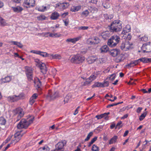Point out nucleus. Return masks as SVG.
Returning <instances> with one entry per match:
<instances>
[{
  "instance_id": "1",
  "label": "nucleus",
  "mask_w": 151,
  "mask_h": 151,
  "mask_svg": "<svg viewBox=\"0 0 151 151\" xmlns=\"http://www.w3.org/2000/svg\"><path fill=\"white\" fill-rule=\"evenodd\" d=\"M34 117L32 116H30L27 120L22 119L17 125V127L19 129H27L29 125L33 122Z\"/></svg>"
},
{
  "instance_id": "2",
  "label": "nucleus",
  "mask_w": 151,
  "mask_h": 151,
  "mask_svg": "<svg viewBox=\"0 0 151 151\" xmlns=\"http://www.w3.org/2000/svg\"><path fill=\"white\" fill-rule=\"evenodd\" d=\"M122 27V24L120 21L115 20L111 24L110 31L112 32H118L121 30Z\"/></svg>"
},
{
  "instance_id": "3",
  "label": "nucleus",
  "mask_w": 151,
  "mask_h": 151,
  "mask_svg": "<svg viewBox=\"0 0 151 151\" xmlns=\"http://www.w3.org/2000/svg\"><path fill=\"white\" fill-rule=\"evenodd\" d=\"M120 40L119 37L117 35H114L111 37L108 40V45L111 47L116 46Z\"/></svg>"
},
{
  "instance_id": "4",
  "label": "nucleus",
  "mask_w": 151,
  "mask_h": 151,
  "mask_svg": "<svg viewBox=\"0 0 151 151\" xmlns=\"http://www.w3.org/2000/svg\"><path fill=\"white\" fill-rule=\"evenodd\" d=\"M85 57L79 54L73 56L71 59V61L73 63L79 64L83 63L85 60Z\"/></svg>"
},
{
  "instance_id": "5",
  "label": "nucleus",
  "mask_w": 151,
  "mask_h": 151,
  "mask_svg": "<svg viewBox=\"0 0 151 151\" xmlns=\"http://www.w3.org/2000/svg\"><path fill=\"white\" fill-rule=\"evenodd\" d=\"M66 143L67 142L65 140H62L56 144L55 146V149L51 151H64V146L65 145Z\"/></svg>"
},
{
  "instance_id": "6",
  "label": "nucleus",
  "mask_w": 151,
  "mask_h": 151,
  "mask_svg": "<svg viewBox=\"0 0 151 151\" xmlns=\"http://www.w3.org/2000/svg\"><path fill=\"white\" fill-rule=\"evenodd\" d=\"M120 47L122 50L126 51L133 48V44L128 41H125L122 43Z\"/></svg>"
},
{
  "instance_id": "7",
  "label": "nucleus",
  "mask_w": 151,
  "mask_h": 151,
  "mask_svg": "<svg viewBox=\"0 0 151 151\" xmlns=\"http://www.w3.org/2000/svg\"><path fill=\"white\" fill-rule=\"evenodd\" d=\"M24 96V94L21 93L18 96L14 95L10 96L8 97L7 99L8 101L10 102H14L22 99Z\"/></svg>"
},
{
  "instance_id": "8",
  "label": "nucleus",
  "mask_w": 151,
  "mask_h": 151,
  "mask_svg": "<svg viewBox=\"0 0 151 151\" xmlns=\"http://www.w3.org/2000/svg\"><path fill=\"white\" fill-rule=\"evenodd\" d=\"M25 74L29 81H31L33 79V70L31 68L28 66L25 67Z\"/></svg>"
},
{
  "instance_id": "9",
  "label": "nucleus",
  "mask_w": 151,
  "mask_h": 151,
  "mask_svg": "<svg viewBox=\"0 0 151 151\" xmlns=\"http://www.w3.org/2000/svg\"><path fill=\"white\" fill-rule=\"evenodd\" d=\"M23 134L18 132L15 134L14 138L12 139L11 143L15 144L21 139Z\"/></svg>"
},
{
  "instance_id": "10",
  "label": "nucleus",
  "mask_w": 151,
  "mask_h": 151,
  "mask_svg": "<svg viewBox=\"0 0 151 151\" xmlns=\"http://www.w3.org/2000/svg\"><path fill=\"white\" fill-rule=\"evenodd\" d=\"M23 4L27 8L33 7L35 5V1L34 0H24Z\"/></svg>"
},
{
  "instance_id": "11",
  "label": "nucleus",
  "mask_w": 151,
  "mask_h": 151,
  "mask_svg": "<svg viewBox=\"0 0 151 151\" xmlns=\"http://www.w3.org/2000/svg\"><path fill=\"white\" fill-rule=\"evenodd\" d=\"M15 114L17 115V121H19L24 115V111L23 109L21 108L16 109L14 111Z\"/></svg>"
},
{
  "instance_id": "12",
  "label": "nucleus",
  "mask_w": 151,
  "mask_h": 151,
  "mask_svg": "<svg viewBox=\"0 0 151 151\" xmlns=\"http://www.w3.org/2000/svg\"><path fill=\"white\" fill-rule=\"evenodd\" d=\"M69 5L68 3H58L56 4V7L59 9H64L67 8Z\"/></svg>"
},
{
  "instance_id": "13",
  "label": "nucleus",
  "mask_w": 151,
  "mask_h": 151,
  "mask_svg": "<svg viewBox=\"0 0 151 151\" xmlns=\"http://www.w3.org/2000/svg\"><path fill=\"white\" fill-rule=\"evenodd\" d=\"M38 66L40 67L41 72L43 74H45L46 73L47 69L46 65L45 63L40 62L38 64Z\"/></svg>"
},
{
  "instance_id": "14",
  "label": "nucleus",
  "mask_w": 151,
  "mask_h": 151,
  "mask_svg": "<svg viewBox=\"0 0 151 151\" xmlns=\"http://www.w3.org/2000/svg\"><path fill=\"white\" fill-rule=\"evenodd\" d=\"M109 114V112L105 113L100 115H96L95 117L98 119H100L104 118L106 120H107L108 119V115Z\"/></svg>"
},
{
  "instance_id": "15",
  "label": "nucleus",
  "mask_w": 151,
  "mask_h": 151,
  "mask_svg": "<svg viewBox=\"0 0 151 151\" xmlns=\"http://www.w3.org/2000/svg\"><path fill=\"white\" fill-rule=\"evenodd\" d=\"M59 96V93L57 91L53 92L52 93L49 92L48 97H50L51 100L54 99Z\"/></svg>"
},
{
  "instance_id": "16",
  "label": "nucleus",
  "mask_w": 151,
  "mask_h": 151,
  "mask_svg": "<svg viewBox=\"0 0 151 151\" xmlns=\"http://www.w3.org/2000/svg\"><path fill=\"white\" fill-rule=\"evenodd\" d=\"M81 37L79 36L73 38H68L66 40V42L68 44L70 42L75 43L77 41H78Z\"/></svg>"
},
{
  "instance_id": "17",
  "label": "nucleus",
  "mask_w": 151,
  "mask_h": 151,
  "mask_svg": "<svg viewBox=\"0 0 151 151\" xmlns=\"http://www.w3.org/2000/svg\"><path fill=\"white\" fill-rule=\"evenodd\" d=\"M130 30L131 27L130 25H127L124 28L123 31H122L121 34H119V35H121L122 34L125 35H126V33L129 32L130 31Z\"/></svg>"
},
{
  "instance_id": "18",
  "label": "nucleus",
  "mask_w": 151,
  "mask_h": 151,
  "mask_svg": "<svg viewBox=\"0 0 151 151\" xmlns=\"http://www.w3.org/2000/svg\"><path fill=\"white\" fill-rule=\"evenodd\" d=\"M111 55L114 57L118 55L120 53L119 50L116 49H113L111 50L110 52Z\"/></svg>"
},
{
  "instance_id": "19",
  "label": "nucleus",
  "mask_w": 151,
  "mask_h": 151,
  "mask_svg": "<svg viewBox=\"0 0 151 151\" xmlns=\"http://www.w3.org/2000/svg\"><path fill=\"white\" fill-rule=\"evenodd\" d=\"M59 16L60 15L58 12H55L51 14L50 18L52 20H56L58 18Z\"/></svg>"
},
{
  "instance_id": "20",
  "label": "nucleus",
  "mask_w": 151,
  "mask_h": 151,
  "mask_svg": "<svg viewBox=\"0 0 151 151\" xmlns=\"http://www.w3.org/2000/svg\"><path fill=\"white\" fill-rule=\"evenodd\" d=\"M12 77L10 76H7L0 81L1 83H8L10 82L11 80Z\"/></svg>"
},
{
  "instance_id": "21",
  "label": "nucleus",
  "mask_w": 151,
  "mask_h": 151,
  "mask_svg": "<svg viewBox=\"0 0 151 151\" xmlns=\"http://www.w3.org/2000/svg\"><path fill=\"white\" fill-rule=\"evenodd\" d=\"M99 50L101 53H105L109 50V48L107 46L104 45L100 48Z\"/></svg>"
},
{
  "instance_id": "22",
  "label": "nucleus",
  "mask_w": 151,
  "mask_h": 151,
  "mask_svg": "<svg viewBox=\"0 0 151 151\" xmlns=\"http://www.w3.org/2000/svg\"><path fill=\"white\" fill-rule=\"evenodd\" d=\"M35 86L37 88H40L41 86V83L38 78L35 80L34 81Z\"/></svg>"
},
{
  "instance_id": "23",
  "label": "nucleus",
  "mask_w": 151,
  "mask_h": 151,
  "mask_svg": "<svg viewBox=\"0 0 151 151\" xmlns=\"http://www.w3.org/2000/svg\"><path fill=\"white\" fill-rule=\"evenodd\" d=\"M92 81L89 78H87L85 82L81 83V86H88L90 85Z\"/></svg>"
},
{
  "instance_id": "24",
  "label": "nucleus",
  "mask_w": 151,
  "mask_h": 151,
  "mask_svg": "<svg viewBox=\"0 0 151 151\" xmlns=\"http://www.w3.org/2000/svg\"><path fill=\"white\" fill-rule=\"evenodd\" d=\"M81 8V6H72L70 9V11L72 12H77Z\"/></svg>"
},
{
  "instance_id": "25",
  "label": "nucleus",
  "mask_w": 151,
  "mask_h": 151,
  "mask_svg": "<svg viewBox=\"0 0 151 151\" xmlns=\"http://www.w3.org/2000/svg\"><path fill=\"white\" fill-rule=\"evenodd\" d=\"M49 36L51 37H62L63 35L59 33H49Z\"/></svg>"
},
{
  "instance_id": "26",
  "label": "nucleus",
  "mask_w": 151,
  "mask_h": 151,
  "mask_svg": "<svg viewBox=\"0 0 151 151\" xmlns=\"http://www.w3.org/2000/svg\"><path fill=\"white\" fill-rule=\"evenodd\" d=\"M12 8L14 12L17 13L21 12L23 10L22 8L19 6H17V7H12Z\"/></svg>"
},
{
  "instance_id": "27",
  "label": "nucleus",
  "mask_w": 151,
  "mask_h": 151,
  "mask_svg": "<svg viewBox=\"0 0 151 151\" xmlns=\"http://www.w3.org/2000/svg\"><path fill=\"white\" fill-rule=\"evenodd\" d=\"M101 36L104 40H106L109 36V33L108 31H105L102 32Z\"/></svg>"
},
{
  "instance_id": "28",
  "label": "nucleus",
  "mask_w": 151,
  "mask_h": 151,
  "mask_svg": "<svg viewBox=\"0 0 151 151\" xmlns=\"http://www.w3.org/2000/svg\"><path fill=\"white\" fill-rule=\"evenodd\" d=\"M140 61L144 63H148L151 62V58H143L139 59Z\"/></svg>"
},
{
  "instance_id": "29",
  "label": "nucleus",
  "mask_w": 151,
  "mask_h": 151,
  "mask_svg": "<svg viewBox=\"0 0 151 151\" xmlns=\"http://www.w3.org/2000/svg\"><path fill=\"white\" fill-rule=\"evenodd\" d=\"M96 59V57L93 56L90 57L88 58V62L89 63H92L95 61Z\"/></svg>"
},
{
  "instance_id": "30",
  "label": "nucleus",
  "mask_w": 151,
  "mask_h": 151,
  "mask_svg": "<svg viewBox=\"0 0 151 151\" xmlns=\"http://www.w3.org/2000/svg\"><path fill=\"white\" fill-rule=\"evenodd\" d=\"M109 1L110 0H106L105 3L103 4V6L105 8L108 9L110 7Z\"/></svg>"
},
{
  "instance_id": "31",
  "label": "nucleus",
  "mask_w": 151,
  "mask_h": 151,
  "mask_svg": "<svg viewBox=\"0 0 151 151\" xmlns=\"http://www.w3.org/2000/svg\"><path fill=\"white\" fill-rule=\"evenodd\" d=\"M38 11L41 12H44L47 9V7L46 6H42L37 7L36 8Z\"/></svg>"
},
{
  "instance_id": "32",
  "label": "nucleus",
  "mask_w": 151,
  "mask_h": 151,
  "mask_svg": "<svg viewBox=\"0 0 151 151\" xmlns=\"http://www.w3.org/2000/svg\"><path fill=\"white\" fill-rule=\"evenodd\" d=\"M139 59L135 60L133 62L130 63L128 65L130 67H132L134 65H137L139 63Z\"/></svg>"
},
{
  "instance_id": "33",
  "label": "nucleus",
  "mask_w": 151,
  "mask_h": 151,
  "mask_svg": "<svg viewBox=\"0 0 151 151\" xmlns=\"http://www.w3.org/2000/svg\"><path fill=\"white\" fill-rule=\"evenodd\" d=\"M92 88H94L95 87L102 88L101 83L99 82H95L94 84L92 86Z\"/></svg>"
},
{
  "instance_id": "34",
  "label": "nucleus",
  "mask_w": 151,
  "mask_h": 151,
  "mask_svg": "<svg viewBox=\"0 0 151 151\" xmlns=\"http://www.w3.org/2000/svg\"><path fill=\"white\" fill-rule=\"evenodd\" d=\"M41 151H49L50 148L47 145H45L44 146L40 148Z\"/></svg>"
},
{
  "instance_id": "35",
  "label": "nucleus",
  "mask_w": 151,
  "mask_h": 151,
  "mask_svg": "<svg viewBox=\"0 0 151 151\" xmlns=\"http://www.w3.org/2000/svg\"><path fill=\"white\" fill-rule=\"evenodd\" d=\"M0 26H4L7 25V23L6 21L3 19L2 18H0Z\"/></svg>"
},
{
  "instance_id": "36",
  "label": "nucleus",
  "mask_w": 151,
  "mask_h": 151,
  "mask_svg": "<svg viewBox=\"0 0 151 151\" xmlns=\"http://www.w3.org/2000/svg\"><path fill=\"white\" fill-rule=\"evenodd\" d=\"M89 9L91 12L92 13H94L95 12H96L98 10V9L94 7H90Z\"/></svg>"
},
{
  "instance_id": "37",
  "label": "nucleus",
  "mask_w": 151,
  "mask_h": 151,
  "mask_svg": "<svg viewBox=\"0 0 151 151\" xmlns=\"http://www.w3.org/2000/svg\"><path fill=\"white\" fill-rule=\"evenodd\" d=\"M117 138V137L116 136H114L110 140L109 142V144H111L116 142V140Z\"/></svg>"
},
{
  "instance_id": "38",
  "label": "nucleus",
  "mask_w": 151,
  "mask_h": 151,
  "mask_svg": "<svg viewBox=\"0 0 151 151\" xmlns=\"http://www.w3.org/2000/svg\"><path fill=\"white\" fill-rule=\"evenodd\" d=\"M52 58L54 59H60L61 58V55L59 54H56L55 55L52 54L51 55Z\"/></svg>"
},
{
  "instance_id": "39",
  "label": "nucleus",
  "mask_w": 151,
  "mask_h": 151,
  "mask_svg": "<svg viewBox=\"0 0 151 151\" xmlns=\"http://www.w3.org/2000/svg\"><path fill=\"white\" fill-rule=\"evenodd\" d=\"M47 17L44 15H41L37 17V19L38 20H42L46 19Z\"/></svg>"
},
{
  "instance_id": "40",
  "label": "nucleus",
  "mask_w": 151,
  "mask_h": 151,
  "mask_svg": "<svg viewBox=\"0 0 151 151\" xmlns=\"http://www.w3.org/2000/svg\"><path fill=\"white\" fill-rule=\"evenodd\" d=\"M109 85V83L108 81L105 80L104 82L101 83L102 88L108 87Z\"/></svg>"
},
{
  "instance_id": "41",
  "label": "nucleus",
  "mask_w": 151,
  "mask_h": 151,
  "mask_svg": "<svg viewBox=\"0 0 151 151\" xmlns=\"http://www.w3.org/2000/svg\"><path fill=\"white\" fill-rule=\"evenodd\" d=\"M6 122V120L5 119L1 117H0V124L1 125H4Z\"/></svg>"
},
{
  "instance_id": "42",
  "label": "nucleus",
  "mask_w": 151,
  "mask_h": 151,
  "mask_svg": "<svg viewBox=\"0 0 151 151\" xmlns=\"http://www.w3.org/2000/svg\"><path fill=\"white\" fill-rule=\"evenodd\" d=\"M12 42L13 43L14 45H17L18 47L20 48H22L23 46L20 42L16 41H12Z\"/></svg>"
},
{
  "instance_id": "43",
  "label": "nucleus",
  "mask_w": 151,
  "mask_h": 151,
  "mask_svg": "<svg viewBox=\"0 0 151 151\" xmlns=\"http://www.w3.org/2000/svg\"><path fill=\"white\" fill-rule=\"evenodd\" d=\"M122 122L120 121L119 122L116 124L115 126V129H119L121 128L122 127Z\"/></svg>"
},
{
  "instance_id": "44",
  "label": "nucleus",
  "mask_w": 151,
  "mask_h": 151,
  "mask_svg": "<svg viewBox=\"0 0 151 151\" xmlns=\"http://www.w3.org/2000/svg\"><path fill=\"white\" fill-rule=\"evenodd\" d=\"M89 14V12L88 10H86L83 11L81 14L82 16L86 17H87Z\"/></svg>"
},
{
  "instance_id": "45",
  "label": "nucleus",
  "mask_w": 151,
  "mask_h": 151,
  "mask_svg": "<svg viewBox=\"0 0 151 151\" xmlns=\"http://www.w3.org/2000/svg\"><path fill=\"white\" fill-rule=\"evenodd\" d=\"M93 40H94L93 41L94 42V44H98L99 43L100 41L99 39L97 37H94Z\"/></svg>"
},
{
  "instance_id": "46",
  "label": "nucleus",
  "mask_w": 151,
  "mask_h": 151,
  "mask_svg": "<svg viewBox=\"0 0 151 151\" xmlns=\"http://www.w3.org/2000/svg\"><path fill=\"white\" fill-rule=\"evenodd\" d=\"M93 133L92 132H90L87 135L86 138L85 139V141H87L90 139V138L93 135Z\"/></svg>"
},
{
  "instance_id": "47",
  "label": "nucleus",
  "mask_w": 151,
  "mask_h": 151,
  "mask_svg": "<svg viewBox=\"0 0 151 151\" xmlns=\"http://www.w3.org/2000/svg\"><path fill=\"white\" fill-rule=\"evenodd\" d=\"M147 114V112H145L142 114L140 116L139 119L140 121H142L143 120L145 117L146 116Z\"/></svg>"
},
{
  "instance_id": "48",
  "label": "nucleus",
  "mask_w": 151,
  "mask_h": 151,
  "mask_svg": "<svg viewBox=\"0 0 151 151\" xmlns=\"http://www.w3.org/2000/svg\"><path fill=\"white\" fill-rule=\"evenodd\" d=\"M37 54L43 57H46L47 56V53L45 52H43L39 51Z\"/></svg>"
},
{
  "instance_id": "49",
  "label": "nucleus",
  "mask_w": 151,
  "mask_h": 151,
  "mask_svg": "<svg viewBox=\"0 0 151 151\" xmlns=\"http://www.w3.org/2000/svg\"><path fill=\"white\" fill-rule=\"evenodd\" d=\"M92 151H99V148L95 145H93L92 147Z\"/></svg>"
},
{
  "instance_id": "50",
  "label": "nucleus",
  "mask_w": 151,
  "mask_h": 151,
  "mask_svg": "<svg viewBox=\"0 0 151 151\" xmlns=\"http://www.w3.org/2000/svg\"><path fill=\"white\" fill-rule=\"evenodd\" d=\"M123 60L122 56V55L118 56L116 59V61L117 62H119Z\"/></svg>"
},
{
  "instance_id": "51",
  "label": "nucleus",
  "mask_w": 151,
  "mask_h": 151,
  "mask_svg": "<svg viewBox=\"0 0 151 151\" xmlns=\"http://www.w3.org/2000/svg\"><path fill=\"white\" fill-rule=\"evenodd\" d=\"M141 40L145 42L147 41L148 40V37L147 35H145L142 37L141 38Z\"/></svg>"
},
{
  "instance_id": "52",
  "label": "nucleus",
  "mask_w": 151,
  "mask_h": 151,
  "mask_svg": "<svg viewBox=\"0 0 151 151\" xmlns=\"http://www.w3.org/2000/svg\"><path fill=\"white\" fill-rule=\"evenodd\" d=\"M87 43L89 45H94V42L93 40H92L90 39H89L87 40Z\"/></svg>"
},
{
  "instance_id": "53",
  "label": "nucleus",
  "mask_w": 151,
  "mask_h": 151,
  "mask_svg": "<svg viewBox=\"0 0 151 151\" xmlns=\"http://www.w3.org/2000/svg\"><path fill=\"white\" fill-rule=\"evenodd\" d=\"M96 75H92L89 77V78H90V80H91V81H92L94 79H95L96 78Z\"/></svg>"
},
{
  "instance_id": "54",
  "label": "nucleus",
  "mask_w": 151,
  "mask_h": 151,
  "mask_svg": "<svg viewBox=\"0 0 151 151\" xmlns=\"http://www.w3.org/2000/svg\"><path fill=\"white\" fill-rule=\"evenodd\" d=\"M88 28L87 26H81L78 27V29L85 30L88 29Z\"/></svg>"
},
{
  "instance_id": "55",
  "label": "nucleus",
  "mask_w": 151,
  "mask_h": 151,
  "mask_svg": "<svg viewBox=\"0 0 151 151\" xmlns=\"http://www.w3.org/2000/svg\"><path fill=\"white\" fill-rule=\"evenodd\" d=\"M116 75L115 74H113L111 75L110 76L109 78V80L111 81L114 80L115 78Z\"/></svg>"
},
{
  "instance_id": "56",
  "label": "nucleus",
  "mask_w": 151,
  "mask_h": 151,
  "mask_svg": "<svg viewBox=\"0 0 151 151\" xmlns=\"http://www.w3.org/2000/svg\"><path fill=\"white\" fill-rule=\"evenodd\" d=\"M68 14V12H66L62 14L61 15V16L62 17L64 18L66 17V16H67Z\"/></svg>"
},
{
  "instance_id": "57",
  "label": "nucleus",
  "mask_w": 151,
  "mask_h": 151,
  "mask_svg": "<svg viewBox=\"0 0 151 151\" xmlns=\"http://www.w3.org/2000/svg\"><path fill=\"white\" fill-rule=\"evenodd\" d=\"M117 105H118V104L115 103V104H109V105H108V106H106V107L107 108H109L113 106H116Z\"/></svg>"
},
{
  "instance_id": "58",
  "label": "nucleus",
  "mask_w": 151,
  "mask_h": 151,
  "mask_svg": "<svg viewBox=\"0 0 151 151\" xmlns=\"http://www.w3.org/2000/svg\"><path fill=\"white\" fill-rule=\"evenodd\" d=\"M35 101V100L30 98L29 100V104L30 105H32Z\"/></svg>"
},
{
  "instance_id": "59",
  "label": "nucleus",
  "mask_w": 151,
  "mask_h": 151,
  "mask_svg": "<svg viewBox=\"0 0 151 151\" xmlns=\"http://www.w3.org/2000/svg\"><path fill=\"white\" fill-rule=\"evenodd\" d=\"M38 95L37 93H34L33 94L32 96L31 97L32 99L35 100L37 98Z\"/></svg>"
},
{
  "instance_id": "60",
  "label": "nucleus",
  "mask_w": 151,
  "mask_h": 151,
  "mask_svg": "<svg viewBox=\"0 0 151 151\" xmlns=\"http://www.w3.org/2000/svg\"><path fill=\"white\" fill-rule=\"evenodd\" d=\"M63 21L64 22L65 25L66 26H67L69 24V21L68 19H67L65 20H63Z\"/></svg>"
},
{
  "instance_id": "61",
  "label": "nucleus",
  "mask_w": 151,
  "mask_h": 151,
  "mask_svg": "<svg viewBox=\"0 0 151 151\" xmlns=\"http://www.w3.org/2000/svg\"><path fill=\"white\" fill-rule=\"evenodd\" d=\"M142 108L141 107H138L137 109V112L139 113L142 110Z\"/></svg>"
},
{
  "instance_id": "62",
  "label": "nucleus",
  "mask_w": 151,
  "mask_h": 151,
  "mask_svg": "<svg viewBox=\"0 0 151 151\" xmlns=\"http://www.w3.org/2000/svg\"><path fill=\"white\" fill-rule=\"evenodd\" d=\"M97 137H96L92 139L91 142L93 144L97 139Z\"/></svg>"
},
{
  "instance_id": "63",
  "label": "nucleus",
  "mask_w": 151,
  "mask_h": 151,
  "mask_svg": "<svg viewBox=\"0 0 151 151\" xmlns=\"http://www.w3.org/2000/svg\"><path fill=\"white\" fill-rule=\"evenodd\" d=\"M39 51L35 50H32L30 51L31 53L37 54Z\"/></svg>"
},
{
  "instance_id": "64",
  "label": "nucleus",
  "mask_w": 151,
  "mask_h": 151,
  "mask_svg": "<svg viewBox=\"0 0 151 151\" xmlns=\"http://www.w3.org/2000/svg\"><path fill=\"white\" fill-rule=\"evenodd\" d=\"M131 38V34L130 33H128L127 37V40H130Z\"/></svg>"
}]
</instances>
